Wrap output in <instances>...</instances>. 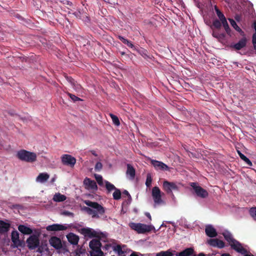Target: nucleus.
Instances as JSON below:
<instances>
[{
    "label": "nucleus",
    "instance_id": "f257e3e1",
    "mask_svg": "<svg viewBox=\"0 0 256 256\" xmlns=\"http://www.w3.org/2000/svg\"><path fill=\"white\" fill-rule=\"evenodd\" d=\"M40 234L38 232L31 235L27 240V246L30 249L34 250L38 248V252L40 256H48V246L47 240H40ZM38 256H40L38 255Z\"/></svg>",
    "mask_w": 256,
    "mask_h": 256
},
{
    "label": "nucleus",
    "instance_id": "f03ea898",
    "mask_svg": "<svg viewBox=\"0 0 256 256\" xmlns=\"http://www.w3.org/2000/svg\"><path fill=\"white\" fill-rule=\"evenodd\" d=\"M84 203L89 207L84 206V210L93 218H98V213L100 214H103L104 213V207L96 202L86 200Z\"/></svg>",
    "mask_w": 256,
    "mask_h": 256
},
{
    "label": "nucleus",
    "instance_id": "7ed1b4c3",
    "mask_svg": "<svg viewBox=\"0 0 256 256\" xmlns=\"http://www.w3.org/2000/svg\"><path fill=\"white\" fill-rule=\"evenodd\" d=\"M49 244L53 246L59 254H65L68 252L66 242L62 243L61 240L56 236H52L49 239Z\"/></svg>",
    "mask_w": 256,
    "mask_h": 256
},
{
    "label": "nucleus",
    "instance_id": "20e7f679",
    "mask_svg": "<svg viewBox=\"0 0 256 256\" xmlns=\"http://www.w3.org/2000/svg\"><path fill=\"white\" fill-rule=\"evenodd\" d=\"M129 226L138 234H146L155 230L154 227L152 225H147L141 223L130 222Z\"/></svg>",
    "mask_w": 256,
    "mask_h": 256
},
{
    "label": "nucleus",
    "instance_id": "39448f33",
    "mask_svg": "<svg viewBox=\"0 0 256 256\" xmlns=\"http://www.w3.org/2000/svg\"><path fill=\"white\" fill-rule=\"evenodd\" d=\"M16 157L22 161L32 162L36 160V154L34 152L21 150L17 152Z\"/></svg>",
    "mask_w": 256,
    "mask_h": 256
},
{
    "label": "nucleus",
    "instance_id": "423d86ee",
    "mask_svg": "<svg viewBox=\"0 0 256 256\" xmlns=\"http://www.w3.org/2000/svg\"><path fill=\"white\" fill-rule=\"evenodd\" d=\"M214 10L216 11V14L218 17L219 18V20H220L222 24V26L224 28L226 32L230 36V29L229 27L228 24L227 22L226 19L223 14V13L216 6H214Z\"/></svg>",
    "mask_w": 256,
    "mask_h": 256
},
{
    "label": "nucleus",
    "instance_id": "0eeeda50",
    "mask_svg": "<svg viewBox=\"0 0 256 256\" xmlns=\"http://www.w3.org/2000/svg\"><path fill=\"white\" fill-rule=\"evenodd\" d=\"M190 186L192 188L195 194L198 196L204 198L208 196V192L206 190L199 186L196 182H191Z\"/></svg>",
    "mask_w": 256,
    "mask_h": 256
},
{
    "label": "nucleus",
    "instance_id": "6e6552de",
    "mask_svg": "<svg viewBox=\"0 0 256 256\" xmlns=\"http://www.w3.org/2000/svg\"><path fill=\"white\" fill-rule=\"evenodd\" d=\"M163 190L168 194H171L173 196L172 190H178V186L174 182L164 180L162 184Z\"/></svg>",
    "mask_w": 256,
    "mask_h": 256
},
{
    "label": "nucleus",
    "instance_id": "1a4fd4ad",
    "mask_svg": "<svg viewBox=\"0 0 256 256\" xmlns=\"http://www.w3.org/2000/svg\"><path fill=\"white\" fill-rule=\"evenodd\" d=\"M79 232L85 237L90 238H100V234L92 228H84L79 230Z\"/></svg>",
    "mask_w": 256,
    "mask_h": 256
},
{
    "label": "nucleus",
    "instance_id": "9d476101",
    "mask_svg": "<svg viewBox=\"0 0 256 256\" xmlns=\"http://www.w3.org/2000/svg\"><path fill=\"white\" fill-rule=\"evenodd\" d=\"M152 194L156 204H159L164 202L162 199L161 192L158 187L154 186L152 189Z\"/></svg>",
    "mask_w": 256,
    "mask_h": 256
},
{
    "label": "nucleus",
    "instance_id": "9b49d317",
    "mask_svg": "<svg viewBox=\"0 0 256 256\" xmlns=\"http://www.w3.org/2000/svg\"><path fill=\"white\" fill-rule=\"evenodd\" d=\"M62 162L64 165L73 167L76 163V159L69 154H64L62 157Z\"/></svg>",
    "mask_w": 256,
    "mask_h": 256
},
{
    "label": "nucleus",
    "instance_id": "f8f14e48",
    "mask_svg": "<svg viewBox=\"0 0 256 256\" xmlns=\"http://www.w3.org/2000/svg\"><path fill=\"white\" fill-rule=\"evenodd\" d=\"M150 163L157 170H160L164 171L169 170L168 166L162 162L151 160Z\"/></svg>",
    "mask_w": 256,
    "mask_h": 256
},
{
    "label": "nucleus",
    "instance_id": "ddd939ff",
    "mask_svg": "<svg viewBox=\"0 0 256 256\" xmlns=\"http://www.w3.org/2000/svg\"><path fill=\"white\" fill-rule=\"evenodd\" d=\"M230 246L232 249L242 254H246L247 252L246 250L243 248L241 244L236 240L230 244Z\"/></svg>",
    "mask_w": 256,
    "mask_h": 256
},
{
    "label": "nucleus",
    "instance_id": "4468645a",
    "mask_svg": "<svg viewBox=\"0 0 256 256\" xmlns=\"http://www.w3.org/2000/svg\"><path fill=\"white\" fill-rule=\"evenodd\" d=\"M247 42L248 39L244 35L237 43L231 46V48L236 50H240L246 46Z\"/></svg>",
    "mask_w": 256,
    "mask_h": 256
},
{
    "label": "nucleus",
    "instance_id": "2eb2a0df",
    "mask_svg": "<svg viewBox=\"0 0 256 256\" xmlns=\"http://www.w3.org/2000/svg\"><path fill=\"white\" fill-rule=\"evenodd\" d=\"M84 184L86 188L96 190L98 187L96 182L90 178H86L84 180Z\"/></svg>",
    "mask_w": 256,
    "mask_h": 256
},
{
    "label": "nucleus",
    "instance_id": "dca6fc26",
    "mask_svg": "<svg viewBox=\"0 0 256 256\" xmlns=\"http://www.w3.org/2000/svg\"><path fill=\"white\" fill-rule=\"evenodd\" d=\"M205 232L206 234L210 238H214L218 235L216 229L211 225L206 226Z\"/></svg>",
    "mask_w": 256,
    "mask_h": 256
},
{
    "label": "nucleus",
    "instance_id": "f3484780",
    "mask_svg": "<svg viewBox=\"0 0 256 256\" xmlns=\"http://www.w3.org/2000/svg\"><path fill=\"white\" fill-rule=\"evenodd\" d=\"M68 241L72 244L76 245L78 244L79 237L76 234L70 232L66 236Z\"/></svg>",
    "mask_w": 256,
    "mask_h": 256
},
{
    "label": "nucleus",
    "instance_id": "a211bd4d",
    "mask_svg": "<svg viewBox=\"0 0 256 256\" xmlns=\"http://www.w3.org/2000/svg\"><path fill=\"white\" fill-rule=\"evenodd\" d=\"M102 244L98 240L93 239L89 243V246L91 250L100 248Z\"/></svg>",
    "mask_w": 256,
    "mask_h": 256
},
{
    "label": "nucleus",
    "instance_id": "6ab92c4d",
    "mask_svg": "<svg viewBox=\"0 0 256 256\" xmlns=\"http://www.w3.org/2000/svg\"><path fill=\"white\" fill-rule=\"evenodd\" d=\"M66 229V226L60 224H54L52 225H49L48 226L49 231L63 230Z\"/></svg>",
    "mask_w": 256,
    "mask_h": 256
},
{
    "label": "nucleus",
    "instance_id": "aec40b11",
    "mask_svg": "<svg viewBox=\"0 0 256 256\" xmlns=\"http://www.w3.org/2000/svg\"><path fill=\"white\" fill-rule=\"evenodd\" d=\"M11 236L12 242L16 246H18L20 244V241L19 239V234L18 232L16 230L12 231Z\"/></svg>",
    "mask_w": 256,
    "mask_h": 256
},
{
    "label": "nucleus",
    "instance_id": "412c9836",
    "mask_svg": "<svg viewBox=\"0 0 256 256\" xmlns=\"http://www.w3.org/2000/svg\"><path fill=\"white\" fill-rule=\"evenodd\" d=\"M18 230L24 234H30L32 233V230L31 228L24 225H20Z\"/></svg>",
    "mask_w": 256,
    "mask_h": 256
},
{
    "label": "nucleus",
    "instance_id": "4be33fe9",
    "mask_svg": "<svg viewBox=\"0 0 256 256\" xmlns=\"http://www.w3.org/2000/svg\"><path fill=\"white\" fill-rule=\"evenodd\" d=\"M127 175H129L132 179H134L136 175V170L130 164H127V170L126 172Z\"/></svg>",
    "mask_w": 256,
    "mask_h": 256
},
{
    "label": "nucleus",
    "instance_id": "5701e85b",
    "mask_svg": "<svg viewBox=\"0 0 256 256\" xmlns=\"http://www.w3.org/2000/svg\"><path fill=\"white\" fill-rule=\"evenodd\" d=\"M66 196L60 192L56 193L52 198L54 201L56 202H62L66 200Z\"/></svg>",
    "mask_w": 256,
    "mask_h": 256
},
{
    "label": "nucleus",
    "instance_id": "b1692460",
    "mask_svg": "<svg viewBox=\"0 0 256 256\" xmlns=\"http://www.w3.org/2000/svg\"><path fill=\"white\" fill-rule=\"evenodd\" d=\"M232 26L238 32L240 35L242 36H244V32L242 29L237 25L236 22L232 18H228Z\"/></svg>",
    "mask_w": 256,
    "mask_h": 256
},
{
    "label": "nucleus",
    "instance_id": "393cba45",
    "mask_svg": "<svg viewBox=\"0 0 256 256\" xmlns=\"http://www.w3.org/2000/svg\"><path fill=\"white\" fill-rule=\"evenodd\" d=\"M48 179V174L46 173L40 174L36 178V182L40 183H44Z\"/></svg>",
    "mask_w": 256,
    "mask_h": 256
},
{
    "label": "nucleus",
    "instance_id": "a878e982",
    "mask_svg": "<svg viewBox=\"0 0 256 256\" xmlns=\"http://www.w3.org/2000/svg\"><path fill=\"white\" fill-rule=\"evenodd\" d=\"M194 252V250L192 248H187L182 252L178 253L176 255L178 256H190Z\"/></svg>",
    "mask_w": 256,
    "mask_h": 256
},
{
    "label": "nucleus",
    "instance_id": "bb28decb",
    "mask_svg": "<svg viewBox=\"0 0 256 256\" xmlns=\"http://www.w3.org/2000/svg\"><path fill=\"white\" fill-rule=\"evenodd\" d=\"M10 225L9 224L0 220V232H6L8 230Z\"/></svg>",
    "mask_w": 256,
    "mask_h": 256
},
{
    "label": "nucleus",
    "instance_id": "cd10ccee",
    "mask_svg": "<svg viewBox=\"0 0 256 256\" xmlns=\"http://www.w3.org/2000/svg\"><path fill=\"white\" fill-rule=\"evenodd\" d=\"M212 30V36L213 37L216 38L218 40L222 39L224 38L225 34L223 33H220L219 32V30Z\"/></svg>",
    "mask_w": 256,
    "mask_h": 256
},
{
    "label": "nucleus",
    "instance_id": "c85d7f7f",
    "mask_svg": "<svg viewBox=\"0 0 256 256\" xmlns=\"http://www.w3.org/2000/svg\"><path fill=\"white\" fill-rule=\"evenodd\" d=\"M222 26V24L220 20H219L218 19L214 20L210 28L212 29H216V30H220Z\"/></svg>",
    "mask_w": 256,
    "mask_h": 256
},
{
    "label": "nucleus",
    "instance_id": "c756f323",
    "mask_svg": "<svg viewBox=\"0 0 256 256\" xmlns=\"http://www.w3.org/2000/svg\"><path fill=\"white\" fill-rule=\"evenodd\" d=\"M237 152L238 156L242 160H243L249 166H252V162L246 156L242 154L240 150H238Z\"/></svg>",
    "mask_w": 256,
    "mask_h": 256
},
{
    "label": "nucleus",
    "instance_id": "7c9ffc66",
    "mask_svg": "<svg viewBox=\"0 0 256 256\" xmlns=\"http://www.w3.org/2000/svg\"><path fill=\"white\" fill-rule=\"evenodd\" d=\"M223 236L225 238V240L229 242L230 244L233 242L235 239H234L232 235V234L228 232L224 233Z\"/></svg>",
    "mask_w": 256,
    "mask_h": 256
},
{
    "label": "nucleus",
    "instance_id": "2f4dec72",
    "mask_svg": "<svg viewBox=\"0 0 256 256\" xmlns=\"http://www.w3.org/2000/svg\"><path fill=\"white\" fill-rule=\"evenodd\" d=\"M174 254L170 250L162 251L156 254V256H173Z\"/></svg>",
    "mask_w": 256,
    "mask_h": 256
},
{
    "label": "nucleus",
    "instance_id": "473e14b6",
    "mask_svg": "<svg viewBox=\"0 0 256 256\" xmlns=\"http://www.w3.org/2000/svg\"><path fill=\"white\" fill-rule=\"evenodd\" d=\"M103 254V252L100 248L92 250L90 252V256H102Z\"/></svg>",
    "mask_w": 256,
    "mask_h": 256
},
{
    "label": "nucleus",
    "instance_id": "72a5a7b5",
    "mask_svg": "<svg viewBox=\"0 0 256 256\" xmlns=\"http://www.w3.org/2000/svg\"><path fill=\"white\" fill-rule=\"evenodd\" d=\"M105 184L106 188L108 192H110L111 191L115 190L116 188L113 184L108 181H106Z\"/></svg>",
    "mask_w": 256,
    "mask_h": 256
},
{
    "label": "nucleus",
    "instance_id": "f704fd0d",
    "mask_svg": "<svg viewBox=\"0 0 256 256\" xmlns=\"http://www.w3.org/2000/svg\"><path fill=\"white\" fill-rule=\"evenodd\" d=\"M121 192L120 190L118 188H116L114 190V192L113 193L112 196L113 198L115 200H118L121 198Z\"/></svg>",
    "mask_w": 256,
    "mask_h": 256
},
{
    "label": "nucleus",
    "instance_id": "c9c22d12",
    "mask_svg": "<svg viewBox=\"0 0 256 256\" xmlns=\"http://www.w3.org/2000/svg\"><path fill=\"white\" fill-rule=\"evenodd\" d=\"M110 116L112 120L113 123L116 126L120 125V122L118 117L113 114H110Z\"/></svg>",
    "mask_w": 256,
    "mask_h": 256
},
{
    "label": "nucleus",
    "instance_id": "e433bc0d",
    "mask_svg": "<svg viewBox=\"0 0 256 256\" xmlns=\"http://www.w3.org/2000/svg\"><path fill=\"white\" fill-rule=\"evenodd\" d=\"M250 214L252 218L256 222V207H252L250 208Z\"/></svg>",
    "mask_w": 256,
    "mask_h": 256
},
{
    "label": "nucleus",
    "instance_id": "4c0bfd02",
    "mask_svg": "<svg viewBox=\"0 0 256 256\" xmlns=\"http://www.w3.org/2000/svg\"><path fill=\"white\" fill-rule=\"evenodd\" d=\"M66 94L70 97L71 100L73 102H76V101H82V100L80 98L76 96L75 95H74L73 94H70V92H67Z\"/></svg>",
    "mask_w": 256,
    "mask_h": 256
},
{
    "label": "nucleus",
    "instance_id": "58836bf2",
    "mask_svg": "<svg viewBox=\"0 0 256 256\" xmlns=\"http://www.w3.org/2000/svg\"><path fill=\"white\" fill-rule=\"evenodd\" d=\"M113 250L114 251L116 252L118 255L122 256V254H124V252L122 251V248L120 245L118 244V245H116V246H114V247Z\"/></svg>",
    "mask_w": 256,
    "mask_h": 256
},
{
    "label": "nucleus",
    "instance_id": "ea45409f",
    "mask_svg": "<svg viewBox=\"0 0 256 256\" xmlns=\"http://www.w3.org/2000/svg\"><path fill=\"white\" fill-rule=\"evenodd\" d=\"M152 182V178L150 174H148L146 182V185L147 187H150Z\"/></svg>",
    "mask_w": 256,
    "mask_h": 256
},
{
    "label": "nucleus",
    "instance_id": "a19ab883",
    "mask_svg": "<svg viewBox=\"0 0 256 256\" xmlns=\"http://www.w3.org/2000/svg\"><path fill=\"white\" fill-rule=\"evenodd\" d=\"M95 178L98 184L100 186H102L103 185V179L102 176L100 175H96Z\"/></svg>",
    "mask_w": 256,
    "mask_h": 256
},
{
    "label": "nucleus",
    "instance_id": "79ce46f5",
    "mask_svg": "<svg viewBox=\"0 0 256 256\" xmlns=\"http://www.w3.org/2000/svg\"><path fill=\"white\" fill-rule=\"evenodd\" d=\"M224 246V242L221 240L217 239L216 246L218 248H222Z\"/></svg>",
    "mask_w": 256,
    "mask_h": 256
},
{
    "label": "nucleus",
    "instance_id": "37998d69",
    "mask_svg": "<svg viewBox=\"0 0 256 256\" xmlns=\"http://www.w3.org/2000/svg\"><path fill=\"white\" fill-rule=\"evenodd\" d=\"M118 38L124 44H126L129 42V40L124 38V36H118Z\"/></svg>",
    "mask_w": 256,
    "mask_h": 256
},
{
    "label": "nucleus",
    "instance_id": "c03bdc74",
    "mask_svg": "<svg viewBox=\"0 0 256 256\" xmlns=\"http://www.w3.org/2000/svg\"><path fill=\"white\" fill-rule=\"evenodd\" d=\"M217 238L210 239L208 240V244L212 246L216 247V244Z\"/></svg>",
    "mask_w": 256,
    "mask_h": 256
},
{
    "label": "nucleus",
    "instance_id": "a18cd8bd",
    "mask_svg": "<svg viewBox=\"0 0 256 256\" xmlns=\"http://www.w3.org/2000/svg\"><path fill=\"white\" fill-rule=\"evenodd\" d=\"M102 168V164L100 162H97L95 165L94 168L96 171H100Z\"/></svg>",
    "mask_w": 256,
    "mask_h": 256
},
{
    "label": "nucleus",
    "instance_id": "49530a36",
    "mask_svg": "<svg viewBox=\"0 0 256 256\" xmlns=\"http://www.w3.org/2000/svg\"><path fill=\"white\" fill-rule=\"evenodd\" d=\"M136 51H138L139 54L143 57L144 58H148V56L146 54V50H138L137 49V50H136Z\"/></svg>",
    "mask_w": 256,
    "mask_h": 256
},
{
    "label": "nucleus",
    "instance_id": "de8ad7c7",
    "mask_svg": "<svg viewBox=\"0 0 256 256\" xmlns=\"http://www.w3.org/2000/svg\"><path fill=\"white\" fill-rule=\"evenodd\" d=\"M252 43L254 45V49L256 50V34H253L252 35Z\"/></svg>",
    "mask_w": 256,
    "mask_h": 256
},
{
    "label": "nucleus",
    "instance_id": "09e8293b",
    "mask_svg": "<svg viewBox=\"0 0 256 256\" xmlns=\"http://www.w3.org/2000/svg\"><path fill=\"white\" fill-rule=\"evenodd\" d=\"M126 45L132 48L133 50H137V48L136 47V46H134V44L132 43V42L130 40L129 41L128 43L126 44Z\"/></svg>",
    "mask_w": 256,
    "mask_h": 256
},
{
    "label": "nucleus",
    "instance_id": "8fccbe9b",
    "mask_svg": "<svg viewBox=\"0 0 256 256\" xmlns=\"http://www.w3.org/2000/svg\"><path fill=\"white\" fill-rule=\"evenodd\" d=\"M67 80L70 82L72 85L74 86H75V81L74 78H72V77H67L66 78Z\"/></svg>",
    "mask_w": 256,
    "mask_h": 256
},
{
    "label": "nucleus",
    "instance_id": "3c124183",
    "mask_svg": "<svg viewBox=\"0 0 256 256\" xmlns=\"http://www.w3.org/2000/svg\"><path fill=\"white\" fill-rule=\"evenodd\" d=\"M62 214L64 215L68 216H74V214L72 212H70L68 211H64L62 212Z\"/></svg>",
    "mask_w": 256,
    "mask_h": 256
},
{
    "label": "nucleus",
    "instance_id": "603ef678",
    "mask_svg": "<svg viewBox=\"0 0 256 256\" xmlns=\"http://www.w3.org/2000/svg\"><path fill=\"white\" fill-rule=\"evenodd\" d=\"M124 194L126 195L130 199H131V196L128 190H124L123 192Z\"/></svg>",
    "mask_w": 256,
    "mask_h": 256
},
{
    "label": "nucleus",
    "instance_id": "864d4df0",
    "mask_svg": "<svg viewBox=\"0 0 256 256\" xmlns=\"http://www.w3.org/2000/svg\"><path fill=\"white\" fill-rule=\"evenodd\" d=\"M145 214L150 220H152L151 216L149 212H146Z\"/></svg>",
    "mask_w": 256,
    "mask_h": 256
},
{
    "label": "nucleus",
    "instance_id": "5fc2aeb1",
    "mask_svg": "<svg viewBox=\"0 0 256 256\" xmlns=\"http://www.w3.org/2000/svg\"><path fill=\"white\" fill-rule=\"evenodd\" d=\"M252 27L254 28L255 30V31H256L255 33H254V34H256V21L253 23Z\"/></svg>",
    "mask_w": 256,
    "mask_h": 256
},
{
    "label": "nucleus",
    "instance_id": "6e6d98bb",
    "mask_svg": "<svg viewBox=\"0 0 256 256\" xmlns=\"http://www.w3.org/2000/svg\"><path fill=\"white\" fill-rule=\"evenodd\" d=\"M220 256H231L229 254L224 253V254H222Z\"/></svg>",
    "mask_w": 256,
    "mask_h": 256
},
{
    "label": "nucleus",
    "instance_id": "4d7b16f0",
    "mask_svg": "<svg viewBox=\"0 0 256 256\" xmlns=\"http://www.w3.org/2000/svg\"><path fill=\"white\" fill-rule=\"evenodd\" d=\"M130 256H138L136 254V252H133L130 255Z\"/></svg>",
    "mask_w": 256,
    "mask_h": 256
},
{
    "label": "nucleus",
    "instance_id": "13d9d810",
    "mask_svg": "<svg viewBox=\"0 0 256 256\" xmlns=\"http://www.w3.org/2000/svg\"><path fill=\"white\" fill-rule=\"evenodd\" d=\"M55 181V178H53L51 180H50V182L53 184L54 182Z\"/></svg>",
    "mask_w": 256,
    "mask_h": 256
},
{
    "label": "nucleus",
    "instance_id": "bf43d9fd",
    "mask_svg": "<svg viewBox=\"0 0 256 256\" xmlns=\"http://www.w3.org/2000/svg\"><path fill=\"white\" fill-rule=\"evenodd\" d=\"M120 54L121 56H124V55H126V53L124 52H120Z\"/></svg>",
    "mask_w": 256,
    "mask_h": 256
},
{
    "label": "nucleus",
    "instance_id": "052dcab7",
    "mask_svg": "<svg viewBox=\"0 0 256 256\" xmlns=\"http://www.w3.org/2000/svg\"><path fill=\"white\" fill-rule=\"evenodd\" d=\"M198 256H205V255H204V254H203V253H200V254H198Z\"/></svg>",
    "mask_w": 256,
    "mask_h": 256
},
{
    "label": "nucleus",
    "instance_id": "680f3d73",
    "mask_svg": "<svg viewBox=\"0 0 256 256\" xmlns=\"http://www.w3.org/2000/svg\"><path fill=\"white\" fill-rule=\"evenodd\" d=\"M244 254V256H253V255H250V254Z\"/></svg>",
    "mask_w": 256,
    "mask_h": 256
},
{
    "label": "nucleus",
    "instance_id": "e2e57ef3",
    "mask_svg": "<svg viewBox=\"0 0 256 256\" xmlns=\"http://www.w3.org/2000/svg\"><path fill=\"white\" fill-rule=\"evenodd\" d=\"M121 256H126L125 255Z\"/></svg>",
    "mask_w": 256,
    "mask_h": 256
}]
</instances>
